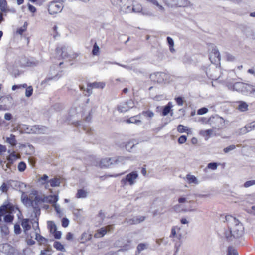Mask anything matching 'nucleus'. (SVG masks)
I'll use <instances>...</instances> for the list:
<instances>
[{
    "instance_id": "1",
    "label": "nucleus",
    "mask_w": 255,
    "mask_h": 255,
    "mask_svg": "<svg viewBox=\"0 0 255 255\" xmlns=\"http://www.w3.org/2000/svg\"><path fill=\"white\" fill-rule=\"evenodd\" d=\"M227 223H230L232 226L233 237L234 239L240 238L243 233L244 227L240 221L232 216L225 217Z\"/></svg>"
},
{
    "instance_id": "2",
    "label": "nucleus",
    "mask_w": 255,
    "mask_h": 255,
    "mask_svg": "<svg viewBox=\"0 0 255 255\" xmlns=\"http://www.w3.org/2000/svg\"><path fill=\"white\" fill-rule=\"evenodd\" d=\"M164 200L161 198H156L150 204L149 212L153 214V216L163 214L164 210Z\"/></svg>"
},
{
    "instance_id": "3",
    "label": "nucleus",
    "mask_w": 255,
    "mask_h": 255,
    "mask_svg": "<svg viewBox=\"0 0 255 255\" xmlns=\"http://www.w3.org/2000/svg\"><path fill=\"white\" fill-rule=\"evenodd\" d=\"M228 86L229 89L240 92L244 95L247 96L251 94L253 85L243 82H237L233 84H228Z\"/></svg>"
},
{
    "instance_id": "4",
    "label": "nucleus",
    "mask_w": 255,
    "mask_h": 255,
    "mask_svg": "<svg viewBox=\"0 0 255 255\" xmlns=\"http://www.w3.org/2000/svg\"><path fill=\"white\" fill-rule=\"evenodd\" d=\"M138 173L137 171H132L125 178H123L121 183L123 186L128 183L130 185H132L134 183V180L138 177Z\"/></svg>"
},
{
    "instance_id": "5",
    "label": "nucleus",
    "mask_w": 255,
    "mask_h": 255,
    "mask_svg": "<svg viewBox=\"0 0 255 255\" xmlns=\"http://www.w3.org/2000/svg\"><path fill=\"white\" fill-rule=\"evenodd\" d=\"M63 8V4L56 1L50 2L48 6V12L51 15H54L60 12Z\"/></svg>"
},
{
    "instance_id": "6",
    "label": "nucleus",
    "mask_w": 255,
    "mask_h": 255,
    "mask_svg": "<svg viewBox=\"0 0 255 255\" xmlns=\"http://www.w3.org/2000/svg\"><path fill=\"white\" fill-rule=\"evenodd\" d=\"M111 3L120 8L121 11L126 12L127 10V6L128 4H130V0H110Z\"/></svg>"
},
{
    "instance_id": "7",
    "label": "nucleus",
    "mask_w": 255,
    "mask_h": 255,
    "mask_svg": "<svg viewBox=\"0 0 255 255\" xmlns=\"http://www.w3.org/2000/svg\"><path fill=\"white\" fill-rule=\"evenodd\" d=\"M56 53L59 55L62 59L68 58L75 59L79 55L78 53H73L72 54H69L67 52H66L65 55H63V53L65 52V46H62L61 48L57 47L56 49Z\"/></svg>"
},
{
    "instance_id": "8",
    "label": "nucleus",
    "mask_w": 255,
    "mask_h": 255,
    "mask_svg": "<svg viewBox=\"0 0 255 255\" xmlns=\"http://www.w3.org/2000/svg\"><path fill=\"white\" fill-rule=\"evenodd\" d=\"M134 106L132 100L129 99L126 102H122L118 106L117 109L121 112H126Z\"/></svg>"
},
{
    "instance_id": "9",
    "label": "nucleus",
    "mask_w": 255,
    "mask_h": 255,
    "mask_svg": "<svg viewBox=\"0 0 255 255\" xmlns=\"http://www.w3.org/2000/svg\"><path fill=\"white\" fill-rule=\"evenodd\" d=\"M47 198V197H42L37 195L35 196L33 200H31L30 204L32 208L39 207V204L41 203L46 202Z\"/></svg>"
},
{
    "instance_id": "10",
    "label": "nucleus",
    "mask_w": 255,
    "mask_h": 255,
    "mask_svg": "<svg viewBox=\"0 0 255 255\" xmlns=\"http://www.w3.org/2000/svg\"><path fill=\"white\" fill-rule=\"evenodd\" d=\"M223 120H224L222 117H219L218 116H216V117H210L209 118L208 121L210 124H212L213 123H216V122L219 123L217 126H213L212 127L215 128H220L223 126V122H224Z\"/></svg>"
},
{
    "instance_id": "11",
    "label": "nucleus",
    "mask_w": 255,
    "mask_h": 255,
    "mask_svg": "<svg viewBox=\"0 0 255 255\" xmlns=\"http://www.w3.org/2000/svg\"><path fill=\"white\" fill-rule=\"evenodd\" d=\"M127 10H126V13L130 12L131 11H133L135 12H140L142 10V6L140 4H136L133 3V4H128V6H127Z\"/></svg>"
},
{
    "instance_id": "12",
    "label": "nucleus",
    "mask_w": 255,
    "mask_h": 255,
    "mask_svg": "<svg viewBox=\"0 0 255 255\" xmlns=\"http://www.w3.org/2000/svg\"><path fill=\"white\" fill-rule=\"evenodd\" d=\"M143 221V216H136L132 218L128 219L126 218L124 220V223L125 224H128V225H133V224H137L140 223L142 221Z\"/></svg>"
},
{
    "instance_id": "13",
    "label": "nucleus",
    "mask_w": 255,
    "mask_h": 255,
    "mask_svg": "<svg viewBox=\"0 0 255 255\" xmlns=\"http://www.w3.org/2000/svg\"><path fill=\"white\" fill-rule=\"evenodd\" d=\"M112 164H114L113 158H104L100 161V166L101 168H108Z\"/></svg>"
},
{
    "instance_id": "14",
    "label": "nucleus",
    "mask_w": 255,
    "mask_h": 255,
    "mask_svg": "<svg viewBox=\"0 0 255 255\" xmlns=\"http://www.w3.org/2000/svg\"><path fill=\"white\" fill-rule=\"evenodd\" d=\"M172 107V103L171 102H169L168 104L163 106L161 107V115L162 116H166L169 113L170 114L171 116L173 115V112H170L172 110L171 108Z\"/></svg>"
},
{
    "instance_id": "15",
    "label": "nucleus",
    "mask_w": 255,
    "mask_h": 255,
    "mask_svg": "<svg viewBox=\"0 0 255 255\" xmlns=\"http://www.w3.org/2000/svg\"><path fill=\"white\" fill-rule=\"evenodd\" d=\"M32 132L37 134H44L47 130V128L44 126L35 125L31 129Z\"/></svg>"
},
{
    "instance_id": "16",
    "label": "nucleus",
    "mask_w": 255,
    "mask_h": 255,
    "mask_svg": "<svg viewBox=\"0 0 255 255\" xmlns=\"http://www.w3.org/2000/svg\"><path fill=\"white\" fill-rule=\"evenodd\" d=\"M228 225V230H225L224 232L225 237L228 241H232L233 238V232L232 230V226H231L230 223H227Z\"/></svg>"
},
{
    "instance_id": "17",
    "label": "nucleus",
    "mask_w": 255,
    "mask_h": 255,
    "mask_svg": "<svg viewBox=\"0 0 255 255\" xmlns=\"http://www.w3.org/2000/svg\"><path fill=\"white\" fill-rule=\"evenodd\" d=\"M3 209V212L5 213L6 210L9 209L11 211H14V209H16L19 211V208L17 206L15 207L12 203L10 202L5 203L2 205L0 206Z\"/></svg>"
},
{
    "instance_id": "18",
    "label": "nucleus",
    "mask_w": 255,
    "mask_h": 255,
    "mask_svg": "<svg viewBox=\"0 0 255 255\" xmlns=\"http://www.w3.org/2000/svg\"><path fill=\"white\" fill-rule=\"evenodd\" d=\"M214 58V59L217 58L218 61H220L221 59L220 54L218 50V49L216 48V47H215L214 48H213L211 54L210 56V59L211 62L212 61V58ZM215 61H216V59H215Z\"/></svg>"
},
{
    "instance_id": "19",
    "label": "nucleus",
    "mask_w": 255,
    "mask_h": 255,
    "mask_svg": "<svg viewBox=\"0 0 255 255\" xmlns=\"http://www.w3.org/2000/svg\"><path fill=\"white\" fill-rule=\"evenodd\" d=\"M92 239V235L86 232H84L81 235L78 241L80 243H85L88 241H90Z\"/></svg>"
},
{
    "instance_id": "20",
    "label": "nucleus",
    "mask_w": 255,
    "mask_h": 255,
    "mask_svg": "<svg viewBox=\"0 0 255 255\" xmlns=\"http://www.w3.org/2000/svg\"><path fill=\"white\" fill-rule=\"evenodd\" d=\"M189 2L187 0H175L174 7H185Z\"/></svg>"
},
{
    "instance_id": "21",
    "label": "nucleus",
    "mask_w": 255,
    "mask_h": 255,
    "mask_svg": "<svg viewBox=\"0 0 255 255\" xmlns=\"http://www.w3.org/2000/svg\"><path fill=\"white\" fill-rule=\"evenodd\" d=\"M237 103L239 104L238 105V109L242 112L246 111L248 109V104L243 101H238Z\"/></svg>"
},
{
    "instance_id": "22",
    "label": "nucleus",
    "mask_w": 255,
    "mask_h": 255,
    "mask_svg": "<svg viewBox=\"0 0 255 255\" xmlns=\"http://www.w3.org/2000/svg\"><path fill=\"white\" fill-rule=\"evenodd\" d=\"M21 226L25 233L29 230L31 229V225L29 224V219L27 218L23 219L21 221Z\"/></svg>"
},
{
    "instance_id": "23",
    "label": "nucleus",
    "mask_w": 255,
    "mask_h": 255,
    "mask_svg": "<svg viewBox=\"0 0 255 255\" xmlns=\"http://www.w3.org/2000/svg\"><path fill=\"white\" fill-rule=\"evenodd\" d=\"M88 86L89 88H100L103 89L105 86V84L104 82H97L89 83Z\"/></svg>"
},
{
    "instance_id": "24",
    "label": "nucleus",
    "mask_w": 255,
    "mask_h": 255,
    "mask_svg": "<svg viewBox=\"0 0 255 255\" xmlns=\"http://www.w3.org/2000/svg\"><path fill=\"white\" fill-rule=\"evenodd\" d=\"M43 197H47L46 202L50 204H55L58 200V196L56 195L44 196Z\"/></svg>"
},
{
    "instance_id": "25",
    "label": "nucleus",
    "mask_w": 255,
    "mask_h": 255,
    "mask_svg": "<svg viewBox=\"0 0 255 255\" xmlns=\"http://www.w3.org/2000/svg\"><path fill=\"white\" fill-rule=\"evenodd\" d=\"M61 76H62L61 74L57 73L54 76H50V77H46L43 81H42L41 85L46 84L48 82H49V81H50L51 80H57L58 79H59Z\"/></svg>"
},
{
    "instance_id": "26",
    "label": "nucleus",
    "mask_w": 255,
    "mask_h": 255,
    "mask_svg": "<svg viewBox=\"0 0 255 255\" xmlns=\"http://www.w3.org/2000/svg\"><path fill=\"white\" fill-rule=\"evenodd\" d=\"M163 74L162 72H156L150 75V78L151 80L156 81L157 82H160L161 79L159 78V77L161 76V74Z\"/></svg>"
},
{
    "instance_id": "27",
    "label": "nucleus",
    "mask_w": 255,
    "mask_h": 255,
    "mask_svg": "<svg viewBox=\"0 0 255 255\" xmlns=\"http://www.w3.org/2000/svg\"><path fill=\"white\" fill-rule=\"evenodd\" d=\"M218 166V163L217 162H210L208 164L207 167L204 169V171L206 173L208 172L209 169H211L212 170H215L217 169Z\"/></svg>"
},
{
    "instance_id": "28",
    "label": "nucleus",
    "mask_w": 255,
    "mask_h": 255,
    "mask_svg": "<svg viewBox=\"0 0 255 255\" xmlns=\"http://www.w3.org/2000/svg\"><path fill=\"white\" fill-rule=\"evenodd\" d=\"M88 195L87 192L83 189H78L76 197L77 198H84L87 197Z\"/></svg>"
},
{
    "instance_id": "29",
    "label": "nucleus",
    "mask_w": 255,
    "mask_h": 255,
    "mask_svg": "<svg viewBox=\"0 0 255 255\" xmlns=\"http://www.w3.org/2000/svg\"><path fill=\"white\" fill-rule=\"evenodd\" d=\"M113 158L114 164L121 163L123 164L125 163V162L126 160L128 159V157L124 156H118Z\"/></svg>"
},
{
    "instance_id": "30",
    "label": "nucleus",
    "mask_w": 255,
    "mask_h": 255,
    "mask_svg": "<svg viewBox=\"0 0 255 255\" xmlns=\"http://www.w3.org/2000/svg\"><path fill=\"white\" fill-rule=\"evenodd\" d=\"M48 183L50 184V186L52 187H58L60 186V181L57 178H53L50 179Z\"/></svg>"
},
{
    "instance_id": "31",
    "label": "nucleus",
    "mask_w": 255,
    "mask_h": 255,
    "mask_svg": "<svg viewBox=\"0 0 255 255\" xmlns=\"http://www.w3.org/2000/svg\"><path fill=\"white\" fill-rule=\"evenodd\" d=\"M166 40L169 47L170 52L172 53L174 52L175 51V49H174V42L173 39L171 37L168 36L166 38Z\"/></svg>"
},
{
    "instance_id": "32",
    "label": "nucleus",
    "mask_w": 255,
    "mask_h": 255,
    "mask_svg": "<svg viewBox=\"0 0 255 255\" xmlns=\"http://www.w3.org/2000/svg\"><path fill=\"white\" fill-rule=\"evenodd\" d=\"M6 141L13 147L16 146L17 144V141L15 139V136L13 134H11L9 137H7L6 139Z\"/></svg>"
},
{
    "instance_id": "33",
    "label": "nucleus",
    "mask_w": 255,
    "mask_h": 255,
    "mask_svg": "<svg viewBox=\"0 0 255 255\" xmlns=\"http://www.w3.org/2000/svg\"><path fill=\"white\" fill-rule=\"evenodd\" d=\"M18 158L15 152H12L9 156L7 157V160L9 162V164H13L14 161Z\"/></svg>"
},
{
    "instance_id": "34",
    "label": "nucleus",
    "mask_w": 255,
    "mask_h": 255,
    "mask_svg": "<svg viewBox=\"0 0 255 255\" xmlns=\"http://www.w3.org/2000/svg\"><path fill=\"white\" fill-rule=\"evenodd\" d=\"M39 61L34 60L33 59H27L25 63L26 66L30 67H34L38 65Z\"/></svg>"
},
{
    "instance_id": "35",
    "label": "nucleus",
    "mask_w": 255,
    "mask_h": 255,
    "mask_svg": "<svg viewBox=\"0 0 255 255\" xmlns=\"http://www.w3.org/2000/svg\"><path fill=\"white\" fill-rule=\"evenodd\" d=\"M53 247L58 251L62 252H66V250L64 246L59 241H55L53 244Z\"/></svg>"
},
{
    "instance_id": "36",
    "label": "nucleus",
    "mask_w": 255,
    "mask_h": 255,
    "mask_svg": "<svg viewBox=\"0 0 255 255\" xmlns=\"http://www.w3.org/2000/svg\"><path fill=\"white\" fill-rule=\"evenodd\" d=\"M128 244H125L124 246H123L121 248V249L118 251L117 252L113 253L111 254H110L109 255H117V253L119 252L120 251H127L128 249H129L131 248L130 244L131 243V241L128 240Z\"/></svg>"
},
{
    "instance_id": "37",
    "label": "nucleus",
    "mask_w": 255,
    "mask_h": 255,
    "mask_svg": "<svg viewBox=\"0 0 255 255\" xmlns=\"http://www.w3.org/2000/svg\"><path fill=\"white\" fill-rule=\"evenodd\" d=\"M246 132H250L253 130H255V121H253L245 126Z\"/></svg>"
},
{
    "instance_id": "38",
    "label": "nucleus",
    "mask_w": 255,
    "mask_h": 255,
    "mask_svg": "<svg viewBox=\"0 0 255 255\" xmlns=\"http://www.w3.org/2000/svg\"><path fill=\"white\" fill-rule=\"evenodd\" d=\"M186 179L189 184L194 183L197 184L198 183L197 178L194 175L187 174L186 175Z\"/></svg>"
},
{
    "instance_id": "39",
    "label": "nucleus",
    "mask_w": 255,
    "mask_h": 255,
    "mask_svg": "<svg viewBox=\"0 0 255 255\" xmlns=\"http://www.w3.org/2000/svg\"><path fill=\"white\" fill-rule=\"evenodd\" d=\"M0 228L1 233H3L5 235H7L9 234V229L7 226L5 224H1L0 223Z\"/></svg>"
},
{
    "instance_id": "40",
    "label": "nucleus",
    "mask_w": 255,
    "mask_h": 255,
    "mask_svg": "<svg viewBox=\"0 0 255 255\" xmlns=\"http://www.w3.org/2000/svg\"><path fill=\"white\" fill-rule=\"evenodd\" d=\"M47 226L50 230V232L51 233L53 232V231L57 230V227L53 221H47Z\"/></svg>"
},
{
    "instance_id": "41",
    "label": "nucleus",
    "mask_w": 255,
    "mask_h": 255,
    "mask_svg": "<svg viewBox=\"0 0 255 255\" xmlns=\"http://www.w3.org/2000/svg\"><path fill=\"white\" fill-rule=\"evenodd\" d=\"M227 255H239L237 250L232 246H229L227 249Z\"/></svg>"
},
{
    "instance_id": "42",
    "label": "nucleus",
    "mask_w": 255,
    "mask_h": 255,
    "mask_svg": "<svg viewBox=\"0 0 255 255\" xmlns=\"http://www.w3.org/2000/svg\"><path fill=\"white\" fill-rule=\"evenodd\" d=\"M7 1L6 0H0V9L2 12H5L6 10L7 7Z\"/></svg>"
},
{
    "instance_id": "43",
    "label": "nucleus",
    "mask_w": 255,
    "mask_h": 255,
    "mask_svg": "<svg viewBox=\"0 0 255 255\" xmlns=\"http://www.w3.org/2000/svg\"><path fill=\"white\" fill-rule=\"evenodd\" d=\"M2 100V102L6 100L9 105H11L13 102V98L10 95L0 97V100Z\"/></svg>"
},
{
    "instance_id": "44",
    "label": "nucleus",
    "mask_w": 255,
    "mask_h": 255,
    "mask_svg": "<svg viewBox=\"0 0 255 255\" xmlns=\"http://www.w3.org/2000/svg\"><path fill=\"white\" fill-rule=\"evenodd\" d=\"M14 219L13 215L7 214L4 216V221L7 223H11Z\"/></svg>"
},
{
    "instance_id": "45",
    "label": "nucleus",
    "mask_w": 255,
    "mask_h": 255,
    "mask_svg": "<svg viewBox=\"0 0 255 255\" xmlns=\"http://www.w3.org/2000/svg\"><path fill=\"white\" fill-rule=\"evenodd\" d=\"M177 131L180 133L186 132L188 130L187 127L181 124L177 126Z\"/></svg>"
},
{
    "instance_id": "46",
    "label": "nucleus",
    "mask_w": 255,
    "mask_h": 255,
    "mask_svg": "<svg viewBox=\"0 0 255 255\" xmlns=\"http://www.w3.org/2000/svg\"><path fill=\"white\" fill-rule=\"evenodd\" d=\"M17 168L19 172H23L26 168V164L24 161H21L19 163Z\"/></svg>"
},
{
    "instance_id": "47",
    "label": "nucleus",
    "mask_w": 255,
    "mask_h": 255,
    "mask_svg": "<svg viewBox=\"0 0 255 255\" xmlns=\"http://www.w3.org/2000/svg\"><path fill=\"white\" fill-rule=\"evenodd\" d=\"M135 117H136V116H134L129 119H128L126 120V122L127 123H135V124L141 123V121L139 120L136 119Z\"/></svg>"
},
{
    "instance_id": "48",
    "label": "nucleus",
    "mask_w": 255,
    "mask_h": 255,
    "mask_svg": "<svg viewBox=\"0 0 255 255\" xmlns=\"http://www.w3.org/2000/svg\"><path fill=\"white\" fill-rule=\"evenodd\" d=\"M33 208V212L34 213V218L35 219H37V220H39V216L41 214L40 208L39 207Z\"/></svg>"
},
{
    "instance_id": "49",
    "label": "nucleus",
    "mask_w": 255,
    "mask_h": 255,
    "mask_svg": "<svg viewBox=\"0 0 255 255\" xmlns=\"http://www.w3.org/2000/svg\"><path fill=\"white\" fill-rule=\"evenodd\" d=\"M31 223L32 224V227L34 230H40L39 227L38 220H37V219H31Z\"/></svg>"
},
{
    "instance_id": "50",
    "label": "nucleus",
    "mask_w": 255,
    "mask_h": 255,
    "mask_svg": "<svg viewBox=\"0 0 255 255\" xmlns=\"http://www.w3.org/2000/svg\"><path fill=\"white\" fill-rule=\"evenodd\" d=\"M213 130L212 129H207L205 130H201L200 131V134L203 135V136H206L207 137L211 136L212 134Z\"/></svg>"
},
{
    "instance_id": "51",
    "label": "nucleus",
    "mask_w": 255,
    "mask_h": 255,
    "mask_svg": "<svg viewBox=\"0 0 255 255\" xmlns=\"http://www.w3.org/2000/svg\"><path fill=\"white\" fill-rule=\"evenodd\" d=\"M33 91V89L31 86L27 87L25 91V96L27 97H30L32 95Z\"/></svg>"
},
{
    "instance_id": "52",
    "label": "nucleus",
    "mask_w": 255,
    "mask_h": 255,
    "mask_svg": "<svg viewBox=\"0 0 255 255\" xmlns=\"http://www.w3.org/2000/svg\"><path fill=\"white\" fill-rule=\"evenodd\" d=\"M99 47L97 43H95L93 46V49L92 51V54L93 55H97L99 51Z\"/></svg>"
},
{
    "instance_id": "53",
    "label": "nucleus",
    "mask_w": 255,
    "mask_h": 255,
    "mask_svg": "<svg viewBox=\"0 0 255 255\" xmlns=\"http://www.w3.org/2000/svg\"><path fill=\"white\" fill-rule=\"evenodd\" d=\"M208 111V109L206 107H202L197 110V114L199 115H202L207 113Z\"/></svg>"
},
{
    "instance_id": "54",
    "label": "nucleus",
    "mask_w": 255,
    "mask_h": 255,
    "mask_svg": "<svg viewBox=\"0 0 255 255\" xmlns=\"http://www.w3.org/2000/svg\"><path fill=\"white\" fill-rule=\"evenodd\" d=\"M134 145L135 144L133 143V142L130 141L126 143L125 145V148L127 151H130Z\"/></svg>"
},
{
    "instance_id": "55",
    "label": "nucleus",
    "mask_w": 255,
    "mask_h": 255,
    "mask_svg": "<svg viewBox=\"0 0 255 255\" xmlns=\"http://www.w3.org/2000/svg\"><path fill=\"white\" fill-rule=\"evenodd\" d=\"M35 239L37 240L38 241H44V242H48V239L44 238V237L40 235L38 233H36V238Z\"/></svg>"
},
{
    "instance_id": "56",
    "label": "nucleus",
    "mask_w": 255,
    "mask_h": 255,
    "mask_svg": "<svg viewBox=\"0 0 255 255\" xmlns=\"http://www.w3.org/2000/svg\"><path fill=\"white\" fill-rule=\"evenodd\" d=\"M52 234H53L54 238L56 239H60L61 238L62 233L61 231H59L56 230L53 231L52 232Z\"/></svg>"
},
{
    "instance_id": "57",
    "label": "nucleus",
    "mask_w": 255,
    "mask_h": 255,
    "mask_svg": "<svg viewBox=\"0 0 255 255\" xmlns=\"http://www.w3.org/2000/svg\"><path fill=\"white\" fill-rule=\"evenodd\" d=\"M254 185H255V180H249L244 183V187L248 188Z\"/></svg>"
},
{
    "instance_id": "58",
    "label": "nucleus",
    "mask_w": 255,
    "mask_h": 255,
    "mask_svg": "<svg viewBox=\"0 0 255 255\" xmlns=\"http://www.w3.org/2000/svg\"><path fill=\"white\" fill-rule=\"evenodd\" d=\"M187 137L186 135H181L178 139V142L180 144L184 143L187 141Z\"/></svg>"
},
{
    "instance_id": "59",
    "label": "nucleus",
    "mask_w": 255,
    "mask_h": 255,
    "mask_svg": "<svg viewBox=\"0 0 255 255\" xmlns=\"http://www.w3.org/2000/svg\"><path fill=\"white\" fill-rule=\"evenodd\" d=\"M175 101L177 105L179 106H182L183 104V98L181 96H178L177 97H176Z\"/></svg>"
},
{
    "instance_id": "60",
    "label": "nucleus",
    "mask_w": 255,
    "mask_h": 255,
    "mask_svg": "<svg viewBox=\"0 0 255 255\" xmlns=\"http://www.w3.org/2000/svg\"><path fill=\"white\" fill-rule=\"evenodd\" d=\"M236 148V146L234 145H231L225 148H224L223 151L225 153H228L230 151H232Z\"/></svg>"
},
{
    "instance_id": "61",
    "label": "nucleus",
    "mask_w": 255,
    "mask_h": 255,
    "mask_svg": "<svg viewBox=\"0 0 255 255\" xmlns=\"http://www.w3.org/2000/svg\"><path fill=\"white\" fill-rule=\"evenodd\" d=\"M165 4L169 6L173 7H174V3L175 1V0H163Z\"/></svg>"
},
{
    "instance_id": "62",
    "label": "nucleus",
    "mask_w": 255,
    "mask_h": 255,
    "mask_svg": "<svg viewBox=\"0 0 255 255\" xmlns=\"http://www.w3.org/2000/svg\"><path fill=\"white\" fill-rule=\"evenodd\" d=\"M171 119L170 118L166 117L165 118H163L162 119V127H163L165 126H166V125H167L169 122H171Z\"/></svg>"
},
{
    "instance_id": "63",
    "label": "nucleus",
    "mask_w": 255,
    "mask_h": 255,
    "mask_svg": "<svg viewBox=\"0 0 255 255\" xmlns=\"http://www.w3.org/2000/svg\"><path fill=\"white\" fill-rule=\"evenodd\" d=\"M97 232L101 237H103L107 233V230L106 228H101L97 231Z\"/></svg>"
},
{
    "instance_id": "64",
    "label": "nucleus",
    "mask_w": 255,
    "mask_h": 255,
    "mask_svg": "<svg viewBox=\"0 0 255 255\" xmlns=\"http://www.w3.org/2000/svg\"><path fill=\"white\" fill-rule=\"evenodd\" d=\"M14 233L18 235V234H19L21 233V228H20V226L19 224H16L14 225Z\"/></svg>"
}]
</instances>
